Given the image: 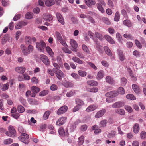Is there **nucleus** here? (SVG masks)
<instances>
[{"instance_id":"nucleus-59","label":"nucleus","mask_w":146,"mask_h":146,"mask_svg":"<svg viewBox=\"0 0 146 146\" xmlns=\"http://www.w3.org/2000/svg\"><path fill=\"white\" fill-rule=\"evenodd\" d=\"M53 65L54 67L53 69V72L60 69V67L57 63H54L53 64Z\"/></svg>"},{"instance_id":"nucleus-34","label":"nucleus","mask_w":146,"mask_h":146,"mask_svg":"<svg viewBox=\"0 0 146 146\" xmlns=\"http://www.w3.org/2000/svg\"><path fill=\"white\" fill-rule=\"evenodd\" d=\"M71 76L77 81H79L80 80V76L76 73H72L71 74Z\"/></svg>"},{"instance_id":"nucleus-18","label":"nucleus","mask_w":146,"mask_h":146,"mask_svg":"<svg viewBox=\"0 0 146 146\" xmlns=\"http://www.w3.org/2000/svg\"><path fill=\"white\" fill-rule=\"evenodd\" d=\"M27 24V23L23 21H21L17 23L15 26L16 29H19L21 28L22 26H25Z\"/></svg>"},{"instance_id":"nucleus-32","label":"nucleus","mask_w":146,"mask_h":146,"mask_svg":"<svg viewBox=\"0 0 146 146\" xmlns=\"http://www.w3.org/2000/svg\"><path fill=\"white\" fill-rule=\"evenodd\" d=\"M88 34L90 38L92 39L94 42H97V39L95 38V37L94 36V34L92 32L89 31L88 33Z\"/></svg>"},{"instance_id":"nucleus-7","label":"nucleus","mask_w":146,"mask_h":146,"mask_svg":"<svg viewBox=\"0 0 146 146\" xmlns=\"http://www.w3.org/2000/svg\"><path fill=\"white\" fill-rule=\"evenodd\" d=\"M20 48L22 53L24 56H27L29 54L27 48L24 44H21Z\"/></svg>"},{"instance_id":"nucleus-48","label":"nucleus","mask_w":146,"mask_h":146,"mask_svg":"<svg viewBox=\"0 0 146 146\" xmlns=\"http://www.w3.org/2000/svg\"><path fill=\"white\" fill-rule=\"evenodd\" d=\"M55 36L58 40L61 41V40L62 39L61 34L58 32H56L55 33Z\"/></svg>"},{"instance_id":"nucleus-22","label":"nucleus","mask_w":146,"mask_h":146,"mask_svg":"<svg viewBox=\"0 0 146 146\" xmlns=\"http://www.w3.org/2000/svg\"><path fill=\"white\" fill-rule=\"evenodd\" d=\"M85 3L89 7H91L92 5H95L96 3L94 0H85Z\"/></svg>"},{"instance_id":"nucleus-58","label":"nucleus","mask_w":146,"mask_h":146,"mask_svg":"<svg viewBox=\"0 0 146 146\" xmlns=\"http://www.w3.org/2000/svg\"><path fill=\"white\" fill-rule=\"evenodd\" d=\"M135 42L138 48L139 49H141L142 48V46L140 42L137 40H135Z\"/></svg>"},{"instance_id":"nucleus-45","label":"nucleus","mask_w":146,"mask_h":146,"mask_svg":"<svg viewBox=\"0 0 146 146\" xmlns=\"http://www.w3.org/2000/svg\"><path fill=\"white\" fill-rule=\"evenodd\" d=\"M97 7L98 9L100 11L101 13H103L104 12V10L102 6L99 3H97Z\"/></svg>"},{"instance_id":"nucleus-11","label":"nucleus","mask_w":146,"mask_h":146,"mask_svg":"<svg viewBox=\"0 0 146 146\" xmlns=\"http://www.w3.org/2000/svg\"><path fill=\"white\" fill-rule=\"evenodd\" d=\"M68 109V107L66 106H64L61 107L57 111V114L60 115L65 112Z\"/></svg>"},{"instance_id":"nucleus-53","label":"nucleus","mask_w":146,"mask_h":146,"mask_svg":"<svg viewBox=\"0 0 146 146\" xmlns=\"http://www.w3.org/2000/svg\"><path fill=\"white\" fill-rule=\"evenodd\" d=\"M116 38L117 39L118 42L121 43H122V38L121 35L119 33H117L116 34Z\"/></svg>"},{"instance_id":"nucleus-5","label":"nucleus","mask_w":146,"mask_h":146,"mask_svg":"<svg viewBox=\"0 0 146 146\" xmlns=\"http://www.w3.org/2000/svg\"><path fill=\"white\" fill-rule=\"evenodd\" d=\"M40 60L45 65L47 66L50 65V62L46 56L44 54H41L40 55Z\"/></svg>"},{"instance_id":"nucleus-64","label":"nucleus","mask_w":146,"mask_h":146,"mask_svg":"<svg viewBox=\"0 0 146 146\" xmlns=\"http://www.w3.org/2000/svg\"><path fill=\"white\" fill-rule=\"evenodd\" d=\"M127 82V80L125 78H122L121 79V83L122 86H125Z\"/></svg>"},{"instance_id":"nucleus-56","label":"nucleus","mask_w":146,"mask_h":146,"mask_svg":"<svg viewBox=\"0 0 146 146\" xmlns=\"http://www.w3.org/2000/svg\"><path fill=\"white\" fill-rule=\"evenodd\" d=\"M31 82L33 84H37L38 82V78L35 77H32L31 79Z\"/></svg>"},{"instance_id":"nucleus-12","label":"nucleus","mask_w":146,"mask_h":146,"mask_svg":"<svg viewBox=\"0 0 146 146\" xmlns=\"http://www.w3.org/2000/svg\"><path fill=\"white\" fill-rule=\"evenodd\" d=\"M70 43L72 47L73 48L72 50L73 51L76 52V48L78 47V44L76 42L74 39H71L70 40Z\"/></svg>"},{"instance_id":"nucleus-27","label":"nucleus","mask_w":146,"mask_h":146,"mask_svg":"<svg viewBox=\"0 0 146 146\" xmlns=\"http://www.w3.org/2000/svg\"><path fill=\"white\" fill-rule=\"evenodd\" d=\"M63 85L66 88L72 87L74 85L73 83L69 81L64 82L63 84Z\"/></svg>"},{"instance_id":"nucleus-50","label":"nucleus","mask_w":146,"mask_h":146,"mask_svg":"<svg viewBox=\"0 0 146 146\" xmlns=\"http://www.w3.org/2000/svg\"><path fill=\"white\" fill-rule=\"evenodd\" d=\"M78 144L79 145H82L84 142V137L83 136H81L80 137L78 138Z\"/></svg>"},{"instance_id":"nucleus-49","label":"nucleus","mask_w":146,"mask_h":146,"mask_svg":"<svg viewBox=\"0 0 146 146\" xmlns=\"http://www.w3.org/2000/svg\"><path fill=\"white\" fill-rule=\"evenodd\" d=\"M13 141L12 139L9 138L6 139L4 141V143L5 144H9L13 142Z\"/></svg>"},{"instance_id":"nucleus-63","label":"nucleus","mask_w":146,"mask_h":146,"mask_svg":"<svg viewBox=\"0 0 146 146\" xmlns=\"http://www.w3.org/2000/svg\"><path fill=\"white\" fill-rule=\"evenodd\" d=\"M50 88L52 91H56L58 89V87L57 85L53 84L51 86Z\"/></svg>"},{"instance_id":"nucleus-20","label":"nucleus","mask_w":146,"mask_h":146,"mask_svg":"<svg viewBox=\"0 0 146 146\" xmlns=\"http://www.w3.org/2000/svg\"><path fill=\"white\" fill-rule=\"evenodd\" d=\"M118 54L120 60L122 61L125 59V57L124 56L123 51L119 49L118 50Z\"/></svg>"},{"instance_id":"nucleus-2","label":"nucleus","mask_w":146,"mask_h":146,"mask_svg":"<svg viewBox=\"0 0 146 146\" xmlns=\"http://www.w3.org/2000/svg\"><path fill=\"white\" fill-rule=\"evenodd\" d=\"M36 47L38 50L43 52L44 51V48L46 46L45 43L43 40L40 41V43L37 42L36 44Z\"/></svg>"},{"instance_id":"nucleus-55","label":"nucleus","mask_w":146,"mask_h":146,"mask_svg":"<svg viewBox=\"0 0 146 146\" xmlns=\"http://www.w3.org/2000/svg\"><path fill=\"white\" fill-rule=\"evenodd\" d=\"M76 104H77V105L80 106L83 105L84 104V102L79 99H77L76 100Z\"/></svg>"},{"instance_id":"nucleus-19","label":"nucleus","mask_w":146,"mask_h":146,"mask_svg":"<svg viewBox=\"0 0 146 146\" xmlns=\"http://www.w3.org/2000/svg\"><path fill=\"white\" fill-rule=\"evenodd\" d=\"M106 81L108 83L114 85L115 84V81L110 76H107L106 78Z\"/></svg>"},{"instance_id":"nucleus-62","label":"nucleus","mask_w":146,"mask_h":146,"mask_svg":"<svg viewBox=\"0 0 146 146\" xmlns=\"http://www.w3.org/2000/svg\"><path fill=\"white\" fill-rule=\"evenodd\" d=\"M140 137L142 139H146V133L145 131H142L140 133Z\"/></svg>"},{"instance_id":"nucleus-41","label":"nucleus","mask_w":146,"mask_h":146,"mask_svg":"<svg viewBox=\"0 0 146 146\" xmlns=\"http://www.w3.org/2000/svg\"><path fill=\"white\" fill-rule=\"evenodd\" d=\"M25 42L26 44H30L31 43V37L29 36H26L25 38Z\"/></svg>"},{"instance_id":"nucleus-8","label":"nucleus","mask_w":146,"mask_h":146,"mask_svg":"<svg viewBox=\"0 0 146 146\" xmlns=\"http://www.w3.org/2000/svg\"><path fill=\"white\" fill-rule=\"evenodd\" d=\"M54 72L56 74L57 78L59 80L61 79L62 77L63 78L65 76L64 73L60 69Z\"/></svg>"},{"instance_id":"nucleus-38","label":"nucleus","mask_w":146,"mask_h":146,"mask_svg":"<svg viewBox=\"0 0 146 146\" xmlns=\"http://www.w3.org/2000/svg\"><path fill=\"white\" fill-rule=\"evenodd\" d=\"M51 113V112L49 110L45 112L43 116V118L44 120H46L48 118L49 116Z\"/></svg>"},{"instance_id":"nucleus-43","label":"nucleus","mask_w":146,"mask_h":146,"mask_svg":"<svg viewBox=\"0 0 146 146\" xmlns=\"http://www.w3.org/2000/svg\"><path fill=\"white\" fill-rule=\"evenodd\" d=\"M115 134L116 132L114 131H112L108 134L107 137L109 138H113L115 137Z\"/></svg>"},{"instance_id":"nucleus-1","label":"nucleus","mask_w":146,"mask_h":146,"mask_svg":"<svg viewBox=\"0 0 146 146\" xmlns=\"http://www.w3.org/2000/svg\"><path fill=\"white\" fill-rule=\"evenodd\" d=\"M29 137L28 135L24 133H22L20 136L18 137V139L20 141L26 144L29 143L28 140Z\"/></svg>"},{"instance_id":"nucleus-33","label":"nucleus","mask_w":146,"mask_h":146,"mask_svg":"<svg viewBox=\"0 0 146 146\" xmlns=\"http://www.w3.org/2000/svg\"><path fill=\"white\" fill-rule=\"evenodd\" d=\"M31 90L32 92L37 93L40 91L39 88L36 86H32L31 88Z\"/></svg>"},{"instance_id":"nucleus-14","label":"nucleus","mask_w":146,"mask_h":146,"mask_svg":"<svg viewBox=\"0 0 146 146\" xmlns=\"http://www.w3.org/2000/svg\"><path fill=\"white\" fill-rule=\"evenodd\" d=\"M106 111L105 109L101 110L97 112L95 115V117L98 118L102 116L106 113Z\"/></svg>"},{"instance_id":"nucleus-46","label":"nucleus","mask_w":146,"mask_h":146,"mask_svg":"<svg viewBox=\"0 0 146 146\" xmlns=\"http://www.w3.org/2000/svg\"><path fill=\"white\" fill-rule=\"evenodd\" d=\"M78 73L79 76L82 77H85L86 75V72L85 71L82 70L78 71Z\"/></svg>"},{"instance_id":"nucleus-13","label":"nucleus","mask_w":146,"mask_h":146,"mask_svg":"<svg viewBox=\"0 0 146 146\" xmlns=\"http://www.w3.org/2000/svg\"><path fill=\"white\" fill-rule=\"evenodd\" d=\"M66 120V117H61L57 121L56 124L57 125L61 126L65 122Z\"/></svg>"},{"instance_id":"nucleus-51","label":"nucleus","mask_w":146,"mask_h":146,"mask_svg":"<svg viewBox=\"0 0 146 146\" xmlns=\"http://www.w3.org/2000/svg\"><path fill=\"white\" fill-rule=\"evenodd\" d=\"M17 110L20 113H23L25 111V109L22 106L19 105L18 106Z\"/></svg>"},{"instance_id":"nucleus-52","label":"nucleus","mask_w":146,"mask_h":146,"mask_svg":"<svg viewBox=\"0 0 146 146\" xmlns=\"http://www.w3.org/2000/svg\"><path fill=\"white\" fill-rule=\"evenodd\" d=\"M82 48L83 50L85 52L87 53H89L90 51L87 46L85 44H83L82 45Z\"/></svg>"},{"instance_id":"nucleus-28","label":"nucleus","mask_w":146,"mask_h":146,"mask_svg":"<svg viewBox=\"0 0 146 146\" xmlns=\"http://www.w3.org/2000/svg\"><path fill=\"white\" fill-rule=\"evenodd\" d=\"M104 48L106 53L107 55L110 56H112V53L108 47L105 46Z\"/></svg>"},{"instance_id":"nucleus-39","label":"nucleus","mask_w":146,"mask_h":146,"mask_svg":"<svg viewBox=\"0 0 146 146\" xmlns=\"http://www.w3.org/2000/svg\"><path fill=\"white\" fill-rule=\"evenodd\" d=\"M123 24L125 25L128 27H131L132 24L130 20H125L123 21Z\"/></svg>"},{"instance_id":"nucleus-54","label":"nucleus","mask_w":146,"mask_h":146,"mask_svg":"<svg viewBox=\"0 0 146 146\" xmlns=\"http://www.w3.org/2000/svg\"><path fill=\"white\" fill-rule=\"evenodd\" d=\"M33 14L29 12L27 13L25 15V18L27 19H31L33 17Z\"/></svg>"},{"instance_id":"nucleus-40","label":"nucleus","mask_w":146,"mask_h":146,"mask_svg":"<svg viewBox=\"0 0 146 146\" xmlns=\"http://www.w3.org/2000/svg\"><path fill=\"white\" fill-rule=\"evenodd\" d=\"M126 98L128 99L134 100L136 99V97L133 94H129L126 95Z\"/></svg>"},{"instance_id":"nucleus-9","label":"nucleus","mask_w":146,"mask_h":146,"mask_svg":"<svg viewBox=\"0 0 146 146\" xmlns=\"http://www.w3.org/2000/svg\"><path fill=\"white\" fill-rule=\"evenodd\" d=\"M98 108V106L96 104H93L92 105H90L86 108V111L87 112H90L94 111L96 109Z\"/></svg>"},{"instance_id":"nucleus-23","label":"nucleus","mask_w":146,"mask_h":146,"mask_svg":"<svg viewBox=\"0 0 146 146\" xmlns=\"http://www.w3.org/2000/svg\"><path fill=\"white\" fill-rule=\"evenodd\" d=\"M104 75V71L102 70H101L98 73L96 78L98 80H100L103 78Z\"/></svg>"},{"instance_id":"nucleus-31","label":"nucleus","mask_w":146,"mask_h":146,"mask_svg":"<svg viewBox=\"0 0 146 146\" xmlns=\"http://www.w3.org/2000/svg\"><path fill=\"white\" fill-rule=\"evenodd\" d=\"M140 129V127L138 124H135L133 126V131L135 133H137L139 132Z\"/></svg>"},{"instance_id":"nucleus-25","label":"nucleus","mask_w":146,"mask_h":146,"mask_svg":"<svg viewBox=\"0 0 146 146\" xmlns=\"http://www.w3.org/2000/svg\"><path fill=\"white\" fill-rule=\"evenodd\" d=\"M115 112L120 115H123L125 114V110L123 109L117 108L115 110Z\"/></svg>"},{"instance_id":"nucleus-26","label":"nucleus","mask_w":146,"mask_h":146,"mask_svg":"<svg viewBox=\"0 0 146 146\" xmlns=\"http://www.w3.org/2000/svg\"><path fill=\"white\" fill-rule=\"evenodd\" d=\"M133 89L134 92L137 94H139L140 92V90L139 87L136 84H134L132 85Z\"/></svg>"},{"instance_id":"nucleus-35","label":"nucleus","mask_w":146,"mask_h":146,"mask_svg":"<svg viewBox=\"0 0 146 146\" xmlns=\"http://www.w3.org/2000/svg\"><path fill=\"white\" fill-rule=\"evenodd\" d=\"M117 91V92H118V95L119 94L121 95H123L125 93V91L124 89L123 88L121 87H119Z\"/></svg>"},{"instance_id":"nucleus-29","label":"nucleus","mask_w":146,"mask_h":146,"mask_svg":"<svg viewBox=\"0 0 146 146\" xmlns=\"http://www.w3.org/2000/svg\"><path fill=\"white\" fill-rule=\"evenodd\" d=\"M75 94V91L74 90H72L67 93L66 96L68 97H70L73 96Z\"/></svg>"},{"instance_id":"nucleus-24","label":"nucleus","mask_w":146,"mask_h":146,"mask_svg":"<svg viewBox=\"0 0 146 146\" xmlns=\"http://www.w3.org/2000/svg\"><path fill=\"white\" fill-rule=\"evenodd\" d=\"M72 60L75 62L77 63L80 64H84V62L80 60L79 58L76 56H74L72 57Z\"/></svg>"},{"instance_id":"nucleus-3","label":"nucleus","mask_w":146,"mask_h":146,"mask_svg":"<svg viewBox=\"0 0 146 146\" xmlns=\"http://www.w3.org/2000/svg\"><path fill=\"white\" fill-rule=\"evenodd\" d=\"M8 131H6L5 134L9 137L14 136L16 133V131L14 127L12 126H9L8 127Z\"/></svg>"},{"instance_id":"nucleus-30","label":"nucleus","mask_w":146,"mask_h":146,"mask_svg":"<svg viewBox=\"0 0 146 146\" xmlns=\"http://www.w3.org/2000/svg\"><path fill=\"white\" fill-rule=\"evenodd\" d=\"M87 83L89 85L94 86H97L98 84V83L97 82L94 80L88 81L87 82Z\"/></svg>"},{"instance_id":"nucleus-47","label":"nucleus","mask_w":146,"mask_h":146,"mask_svg":"<svg viewBox=\"0 0 146 146\" xmlns=\"http://www.w3.org/2000/svg\"><path fill=\"white\" fill-rule=\"evenodd\" d=\"M120 19V14L119 12L117 11L115 13L114 20L115 21H118Z\"/></svg>"},{"instance_id":"nucleus-42","label":"nucleus","mask_w":146,"mask_h":146,"mask_svg":"<svg viewBox=\"0 0 146 146\" xmlns=\"http://www.w3.org/2000/svg\"><path fill=\"white\" fill-rule=\"evenodd\" d=\"M102 20L105 24L109 25L111 24V22L109 19L107 17H103L102 18Z\"/></svg>"},{"instance_id":"nucleus-10","label":"nucleus","mask_w":146,"mask_h":146,"mask_svg":"<svg viewBox=\"0 0 146 146\" xmlns=\"http://www.w3.org/2000/svg\"><path fill=\"white\" fill-rule=\"evenodd\" d=\"M56 17L58 22L61 24L64 25L65 24L64 21L61 14L57 12L56 13Z\"/></svg>"},{"instance_id":"nucleus-6","label":"nucleus","mask_w":146,"mask_h":146,"mask_svg":"<svg viewBox=\"0 0 146 146\" xmlns=\"http://www.w3.org/2000/svg\"><path fill=\"white\" fill-rule=\"evenodd\" d=\"M118 96V93L116 91H113L106 93L105 96L108 97L114 98Z\"/></svg>"},{"instance_id":"nucleus-60","label":"nucleus","mask_w":146,"mask_h":146,"mask_svg":"<svg viewBox=\"0 0 146 146\" xmlns=\"http://www.w3.org/2000/svg\"><path fill=\"white\" fill-rule=\"evenodd\" d=\"M107 123V121L106 120H103L100 122V125L101 127H105L106 126Z\"/></svg>"},{"instance_id":"nucleus-15","label":"nucleus","mask_w":146,"mask_h":146,"mask_svg":"<svg viewBox=\"0 0 146 146\" xmlns=\"http://www.w3.org/2000/svg\"><path fill=\"white\" fill-rule=\"evenodd\" d=\"M15 70L20 74L23 73L26 70V68L23 66L18 67L15 68Z\"/></svg>"},{"instance_id":"nucleus-16","label":"nucleus","mask_w":146,"mask_h":146,"mask_svg":"<svg viewBox=\"0 0 146 146\" xmlns=\"http://www.w3.org/2000/svg\"><path fill=\"white\" fill-rule=\"evenodd\" d=\"M58 132L59 134L62 136L64 135L68 136V130L66 129L65 131L64 129L62 128H60L59 129Z\"/></svg>"},{"instance_id":"nucleus-37","label":"nucleus","mask_w":146,"mask_h":146,"mask_svg":"<svg viewBox=\"0 0 146 146\" xmlns=\"http://www.w3.org/2000/svg\"><path fill=\"white\" fill-rule=\"evenodd\" d=\"M95 37H96L101 40H103L104 37L103 35L100 33L96 32L95 33Z\"/></svg>"},{"instance_id":"nucleus-21","label":"nucleus","mask_w":146,"mask_h":146,"mask_svg":"<svg viewBox=\"0 0 146 146\" xmlns=\"http://www.w3.org/2000/svg\"><path fill=\"white\" fill-rule=\"evenodd\" d=\"M104 37L106 40L110 44H113L115 43V41L110 36L108 35H105L104 36Z\"/></svg>"},{"instance_id":"nucleus-57","label":"nucleus","mask_w":146,"mask_h":146,"mask_svg":"<svg viewBox=\"0 0 146 146\" xmlns=\"http://www.w3.org/2000/svg\"><path fill=\"white\" fill-rule=\"evenodd\" d=\"M124 108L125 110L129 113H131L133 111V109L132 108L129 106L125 105Z\"/></svg>"},{"instance_id":"nucleus-4","label":"nucleus","mask_w":146,"mask_h":146,"mask_svg":"<svg viewBox=\"0 0 146 146\" xmlns=\"http://www.w3.org/2000/svg\"><path fill=\"white\" fill-rule=\"evenodd\" d=\"M125 104V103L123 101H120L113 103L112 105V107L114 108H118L123 107Z\"/></svg>"},{"instance_id":"nucleus-17","label":"nucleus","mask_w":146,"mask_h":146,"mask_svg":"<svg viewBox=\"0 0 146 146\" xmlns=\"http://www.w3.org/2000/svg\"><path fill=\"white\" fill-rule=\"evenodd\" d=\"M43 18L46 21H52L53 17L49 13H46L43 14Z\"/></svg>"},{"instance_id":"nucleus-36","label":"nucleus","mask_w":146,"mask_h":146,"mask_svg":"<svg viewBox=\"0 0 146 146\" xmlns=\"http://www.w3.org/2000/svg\"><path fill=\"white\" fill-rule=\"evenodd\" d=\"M54 3V0H47L45 1V5L49 7L53 5Z\"/></svg>"},{"instance_id":"nucleus-44","label":"nucleus","mask_w":146,"mask_h":146,"mask_svg":"<svg viewBox=\"0 0 146 146\" xmlns=\"http://www.w3.org/2000/svg\"><path fill=\"white\" fill-rule=\"evenodd\" d=\"M46 50L47 53L50 55L51 56H53L54 55V53L52 52V50L51 48L47 46L46 48Z\"/></svg>"},{"instance_id":"nucleus-61","label":"nucleus","mask_w":146,"mask_h":146,"mask_svg":"<svg viewBox=\"0 0 146 146\" xmlns=\"http://www.w3.org/2000/svg\"><path fill=\"white\" fill-rule=\"evenodd\" d=\"M48 91L47 90H44L41 92L39 94V95L41 96H43L47 94Z\"/></svg>"}]
</instances>
